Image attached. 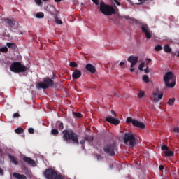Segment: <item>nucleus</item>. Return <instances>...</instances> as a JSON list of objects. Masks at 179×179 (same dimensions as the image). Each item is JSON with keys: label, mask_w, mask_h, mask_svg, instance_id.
I'll list each match as a JSON object with an SVG mask.
<instances>
[{"label": "nucleus", "mask_w": 179, "mask_h": 179, "mask_svg": "<svg viewBox=\"0 0 179 179\" xmlns=\"http://www.w3.org/2000/svg\"><path fill=\"white\" fill-rule=\"evenodd\" d=\"M63 139L66 143H73V145H79V136L72 130H64Z\"/></svg>", "instance_id": "obj_1"}, {"label": "nucleus", "mask_w": 179, "mask_h": 179, "mask_svg": "<svg viewBox=\"0 0 179 179\" xmlns=\"http://www.w3.org/2000/svg\"><path fill=\"white\" fill-rule=\"evenodd\" d=\"M10 69L11 72H14L15 73H22L26 72V71H29L30 67L22 64L20 62H15L11 64Z\"/></svg>", "instance_id": "obj_2"}, {"label": "nucleus", "mask_w": 179, "mask_h": 179, "mask_svg": "<svg viewBox=\"0 0 179 179\" xmlns=\"http://www.w3.org/2000/svg\"><path fill=\"white\" fill-rule=\"evenodd\" d=\"M54 85L55 87H57V86H58V83H54V80H52L50 78H45L43 82L38 83L36 86V89H38V90H40V89L45 90L48 89L49 87H52Z\"/></svg>", "instance_id": "obj_3"}, {"label": "nucleus", "mask_w": 179, "mask_h": 179, "mask_svg": "<svg viewBox=\"0 0 179 179\" xmlns=\"http://www.w3.org/2000/svg\"><path fill=\"white\" fill-rule=\"evenodd\" d=\"M99 10L105 15V16H111L115 15V9L112 6L106 4L104 1H101L99 6Z\"/></svg>", "instance_id": "obj_4"}, {"label": "nucleus", "mask_w": 179, "mask_h": 179, "mask_svg": "<svg viewBox=\"0 0 179 179\" xmlns=\"http://www.w3.org/2000/svg\"><path fill=\"white\" fill-rule=\"evenodd\" d=\"M166 87L171 88L176 86V75L171 71L166 72L164 76Z\"/></svg>", "instance_id": "obj_5"}, {"label": "nucleus", "mask_w": 179, "mask_h": 179, "mask_svg": "<svg viewBox=\"0 0 179 179\" xmlns=\"http://www.w3.org/2000/svg\"><path fill=\"white\" fill-rule=\"evenodd\" d=\"M124 143L127 146H131L134 148L136 143V139L135 138V135L131 132H127L124 136Z\"/></svg>", "instance_id": "obj_6"}, {"label": "nucleus", "mask_w": 179, "mask_h": 179, "mask_svg": "<svg viewBox=\"0 0 179 179\" xmlns=\"http://www.w3.org/2000/svg\"><path fill=\"white\" fill-rule=\"evenodd\" d=\"M116 150L117 145L114 143H108L103 146V152H105L108 156H114Z\"/></svg>", "instance_id": "obj_7"}, {"label": "nucleus", "mask_w": 179, "mask_h": 179, "mask_svg": "<svg viewBox=\"0 0 179 179\" xmlns=\"http://www.w3.org/2000/svg\"><path fill=\"white\" fill-rule=\"evenodd\" d=\"M141 29L143 33L145 34V38L150 40V38H152V31H150V29H149V26L146 24H141Z\"/></svg>", "instance_id": "obj_8"}, {"label": "nucleus", "mask_w": 179, "mask_h": 179, "mask_svg": "<svg viewBox=\"0 0 179 179\" xmlns=\"http://www.w3.org/2000/svg\"><path fill=\"white\" fill-rule=\"evenodd\" d=\"M93 141H94V137L85 135L83 138L80 141V145H82L83 149H85V144L86 143V141L88 142L89 145L93 146Z\"/></svg>", "instance_id": "obj_9"}, {"label": "nucleus", "mask_w": 179, "mask_h": 179, "mask_svg": "<svg viewBox=\"0 0 179 179\" xmlns=\"http://www.w3.org/2000/svg\"><path fill=\"white\" fill-rule=\"evenodd\" d=\"M105 120L107 122H110V124H113V125H119V124L120 122V120H118L117 118L112 117L111 115L106 117Z\"/></svg>", "instance_id": "obj_10"}, {"label": "nucleus", "mask_w": 179, "mask_h": 179, "mask_svg": "<svg viewBox=\"0 0 179 179\" xmlns=\"http://www.w3.org/2000/svg\"><path fill=\"white\" fill-rule=\"evenodd\" d=\"M138 57L136 56L131 55L129 57L127 61L131 63V68H134L136 64H138Z\"/></svg>", "instance_id": "obj_11"}, {"label": "nucleus", "mask_w": 179, "mask_h": 179, "mask_svg": "<svg viewBox=\"0 0 179 179\" xmlns=\"http://www.w3.org/2000/svg\"><path fill=\"white\" fill-rule=\"evenodd\" d=\"M4 22L5 23H6V24H8L10 27H13V28H15L17 24L16 20L13 18V19L6 18L4 20Z\"/></svg>", "instance_id": "obj_12"}, {"label": "nucleus", "mask_w": 179, "mask_h": 179, "mask_svg": "<svg viewBox=\"0 0 179 179\" xmlns=\"http://www.w3.org/2000/svg\"><path fill=\"white\" fill-rule=\"evenodd\" d=\"M163 99V93L159 94V90H156V92H153V100L155 103H157L159 100Z\"/></svg>", "instance_id": "obj_13"}, {"label": "nucleus", "mask_w": 179, "mask_h": 179, "mask_svg": "<svg viewBox=\"0 0 179 179\" xmlns=\"http://www.w3.org/2000/svg\"><path fill=\"white\" fill-rule=\"evenodd\" d=\"M133 126L140 128L141 129H145V128H146V125H145L143 122H139L136 120L133 122Z\"/></svg>", "instance_id": "obj_14"}, {"label": "nucleus", "mask_w": 179, "mask_h": 179, "mask_svg": "<svg viewBox=\"0 0 179 179\" xmlns=\"http://www.w3.org/2000/svg\"><path fill=\"white\" fill-rule=\"evenodd\" d=\"M82 76V71L78 69H76L72 73L73 79H79Z\"/></svg>", "instance_id": "obj_15"}, {"label": "nucleus", "mask_w": 179, "mask_h": 179, "mask_svg": "<svg viewBox=\"0 0 179 179\" xmlns=\"http://www.w3.org/2000/svg\"><path fill=\"white\" fill-rule=\"evenodd\" d=\"M22 160L25 162V163H27L28 164H30L31 166H34L36 164V161L33 160L31 158L29 157H24L22 158Z\"/></svg>", "instance_id": "obj_16"}, {"label": "nucleus", "mask_w": 179, "mask_h": 179, "mask_svg": "<svg viewBox=\"0 0 179 179\" xmlns=\"http://www.w3.org/2000/svg\"><path fill=\"white\" fill-rule=\"evenodd\" d=\"M85 68L87 71H88L89 72H91V73H94L96 72V67H94V66H93L91 64H87Z\"/></svg>", "instance_id": "obj_17"}, {"label": "nucleus", "mask_w": 179, "mask_h": 179, "mask_svg": "<svg viewBox=\"0 0 179 179\" xmlns=\"http://www.w3.org/2000/svg\"><path fill=\"white\" fill-rule=\"evenodd\" d=\"M6 46L10 48V50H13V51H16L17 50V45L14 43H6Z\"/></svg>", "instance_id": "obj_18"}, {"label": "nucleus", "mask_w": 179, "mask_h": 179, "mask_svg": "<svg viewBox=\"0 0 179 179\" xmlns=\"http://www.w3.org/2000/svg\"><path fill=\"white\" fill-rule=\"evenodd\" d=\"M13 176L17 179H27V177L24 175H22L20 173H13Z\"/></svg>", "instance_id": "obj_19"}, {"label": "nucleus", "mask_w": 179, "mask_h": 179, "mask_svg": "<svg viewBox=\"0 0 179 179\" xmlns=\"http://www.w3.org/2000/svg\"><path fill=\"white\" fill-rule=\"evenodd\" d=\"M8 157L11 162V163H13L14 164H15V166H17V164H19V162H17V159H16V157L9 155Z\"/></svg>", "instance_id": "obj_20"}, {"label": "nucleus", "mask_w": 179, "mask_h": 179, "mask_svg": "<svg viewBox=\"0 0 179 179\" xmlns=\"http://www.w3.org/2000/svg\"><path fill=\"white\" fill-rule=\"evenodd\" d=\"M124 17V19H126V20L129 21V23H134V22L138 23V20L134 17H131L129 16H126V17Z\"/></svg>", "instance_id": "obj_21"}, {"label": "nucleus", "mask_w": 179, "mask_h": 179, "mask_svg": "<svg viewBox=\"0 0 179 179\" xmlns=\"http://www.w3.org/2000/svg\"><path fill=\"white\" fill-rule=\"evenodd\" d=\"M164 52H167L168 54H170L171 52L172 49L170 48V45L166 44L164 45Z\"/></svg>", "instance_id": "obj_22"}, {"label": "nucleus", "mask_w": 179, "mask_h": 179, "mask_svg": "<svg viewBox=\"0 0 179 179\" xmlns=\"http://www.w3.org/2000/svg\"><path fill=\"white\" fill-rule=\"evenodd\" d=\"M175 101H176L175 98H170L167 102V104H169V106H174Z\"/></svg>", "instance_id": "obj_23"}, {"label": "nucleus", "mask_w": 179, "mask_h": 179, "mask_svg": "<svg viewBox=\"0 0 179 179\" xmlns=\"http://www.w3.org/2000/svg\"><path fill=\"white\" fill-rule=\"evenodd\" d=\"M15 134H23V132H24V129H23V128L18 127L15 129Z\"/></svg>", "instance_id": "obj_24"}, {"label": "nucleus", "mask_w": 179, "mask_h": 179, "mask_svg": "<svg viewBox=\"0 0 179 179\" xmlns=\"http://www.w3.org/2000/svg\"><path fill=\"white\" fill-rule=\"evenodd\" d=\"M165 155L167 156L168 157H171V156H173V155H174V153L173 152V151H170V150H166L164 151Z\"/></svg>", "instance_id": "obj_25"}, {"label": "nucleus", "mask_w": 179, "mask_h": 179, "mask_svg": "<svg viewBox=\"0 0 179 179\" xmlns=\"http://www.w3.org/2000/svg\"><path fill=\"white\" fill-rule=\"evenodd\" d=\"M136 120L132 119V117H128L126 120V122L127 124H132V125H134V121H135Z\"/></svg>", "instance_id": "obj_26"}, {"label": "nucleus", "mask_w": 179, "mask_h": 179, "mask_svg": "<svg viewBox=\"0 0 179 179\" xmlns=\"http://www.w3.org/2000/svg\"><path fill=\"white\" fill-rule=\"evenodd\" d=\"M8 47H6V46L0 48V55H1V52L6 53V52H8Z\"/></svg>", "instance_id": "obj_27"}, {"label": "nucleus", "mask_w": 179, "mask_h": 179, "mask_svg": "<svg viewBox=\"0 0 179 179\" xmlns=\"http://www.w3.org/2000/svg\"><path fill=\"white\" fill-rule=\"evenodd\" d=\"M36 17H37V19H43V17H44V13L39 12V13H36Z\"/></svg>", "instance_id": "obj_28"}, {"label": "nucleus", "mask_w": 179, "mask_h": 179, "mask_svg": "<svg viewBox=\"0 0 179 179\" xmlns=\"http://www.w3.org/2000/svg\"><path fill=\"white\" fill-rule=\"evenodd\" d=\"M51 134H52V135L57 136V135H58V134H59V131H58V130L57 129H53L51 130Z\"/></svg>", "instance_id": "obj_29"}, {"label": "nucleus", "mask_w": 179, "mask_h": 179, "mask_svg": "<svg viewBox=\"0 0 179 179\" xmlns=\"http://www.w3.org/2000/svg\"><path fill=\"white\" fill-rule=\"evenodd\" d=\"M143 82H145V83H149L150 80H149V76L144 75L143 76Z\"/></svg>", "instance_id": "obj_30"}, {"label": "nucleus", "mask_w": 179, "mask_h": 179, "mask_svg": "<svg viewBox=\"0 0 179 179\" xmlns=\"http://www.w3.org/2000/svg\"><path fill=\"white\" fill-rule=\"evenodd\" d=\"M155 51H162V50H163V46H162V45H157V46H155Z\"/></svg>", "instance_id": "obj_31"}, {"label": "nucleus", "mask_w": 179, "mask_h": 179, "mask_svg": "<svg viewBox=\"0 0 179 179\" xmlns=\"http://www.w3.org/2000/svg\"><path fill=\"white\" fill-rule=\"evenodd\" d=\"M69 65L71 68H78V64L75 62H70Z\"/></svg>", "instance_id": "obj_32"}, {"label": "nucleus", "mask_w": 179, "mask_h": 179, "mask_svg": "<svg viewBox=\"0 0 179 179\" xmlns=\"http://www.w3.org/2000/svg\"><path fill=\"white\" fill-rule=\"evenodd\" d=\"M73 114L76 118H82V115L80 113L73 112Z\"/></svg>", "instance_id": "obj_33"}, {"label": "nucleus", "mask_w": 179, "mask_h": 179, "mask_svg": "<svg viewBox=\"0 0 179 179\" xmlns=\"http://www.w3.org/2000/svg\"><path fill=\"white\" fill-rule=\"evenodd\" d=\"M143 68H145V62H142V63L138 66V69H139V71H143Z\"/></svg>", "instance_id": "obj_34"}, {"label": "nucleus", "mask_w": 179, "mask_h": 179, "mask_svg": "<svg viewBox=\"0 0 179 179\" xmlns=\"http://www.w3.org/2000/svg\"><path fill=\"white\" fill-rule=\"evenodd\" d=\"M58 129L60 131H62V129H64V123L62 122H61L58 126Z\"/></svg>", "instance_id": "obj_35"}, {"label": "nucleus", "mask_w": 179, "mask_h": 179, "mask_svg": "<svg viewBox=\"0 0 179 179\" xmlns=\"http://www.w3.org/2000/svg\"><path fill=\"white\" fill-rule=\"evenodd\" d=\"M162 150H164V152H167L169 150V147L167 145H162L161 147Z\"/></svg>", "instance_id": "obj_36"}, {"label": "nucleus", "mask_w": 179, "mask_h": 179, "mask_svg": "<svg viewBox=\"0 0 179 179\" xmlns=\"http://www.w3.org/2000/svg\"><path fill=\"white\" fill-rule=\"evenodd\" d=\"M143 96H145V92H140L138 93V97L139 99H142V97H143Z\"/></svg>", "instance_id": "obj_37"}, {"label": "nucleus", "mask_w": 179, "mask_h": 179, "mask_svg": "<svg viewBox=\"0 0 179 179\" xmlns=\"http://www.w3.org/2000/svg\"><path fill=\"white\" fill-rule=\"evenodd\" d=\"M119 66L120 68H125V62H120V64H119Z\"/></svg>", "instance_id": "obj_38"}, {"label": "nucleus", "mask_w": 179, "mask_h": 179, "mask_svg": "<svg viewBox=\"0 0 179 179\" xmlns=\"http://www.w3.org/2000/svg\"><path fill=\"white\" fill-rule=\"evenodd\" d=\"M173 132H174L175 134H178L179 133V128H178V127H174L173 129Z\"/></svg>", "instance_id": "obj_39"}, {"label": "nucleus", "mask_w": 179, "mask_h": 179, "mask_svg": "<svg viewBox=\"0 0 179 179\" xmlns=\"http://www.w3.org/2000/svg\"><path fill=\"white\" fill-rule=\"evenodd\" d=\"M149 0H138V3H137L138 5H142L145 3V2L148 1Z\"/></svg>", "instance_id": "obj_40"}, {"label": "nucleus", "mask_w": 179, "mask_h": 179, "mask_svg": "<svg viewBox=\"0 0 179 179\" xmlns=\"http://www.w3.org/2000/svg\"><path fill=\"white\" fill-rule=\"evenodd\" d=\"M35 3L36 5H39V6L43 5V1H41V0H35Z\"/></svg>", "instance_id": "obj_41"}, {"label": "nucleus", "mask_w": 179, "mask_h": 179, "mask_svg": "<svg viewBox=\"0 0 179 179\" xmlns=\"http://www.w3.org/2000/svg\"><path fill=\"white\" fill-rule=\"evenodd\" d=\"M13 118H19L20 117V115L18 113H14L13 115Z\"/></svg>", "instance_id": "obj_42"}, {"label": "nucleus", "mask_w": 179, "mask_h": 179, "mask_svg": "<svg viewBox=\"0 0 179 179\" xmlns=\"http://www.w3.org/2000/svg\"><path fill=\"white\" fill-rule=\"evenodd\" d=\"M55 22L57 24H62V21L58 18H56Z\"/></svg>", "instance_id": "obj_43"}, {"label": "nucleus", "mask_w": 179, "mask_h": 179, "mask_svg": "<svg viewBox=\"0 0 179 179\" xmlns=\"http://www.w3.org/2000/svg\"><path fill=\"white\" fill-rule=\"evenodd\" d=\"M28 132H29V134H34V129H33V128H29V129H28Z\"/></svg>", "instance_id": "obj_44"}, {"label": "nucleus", "mask_w": 179, "mask_h": 179, "mask_svg": "<svg viewBox=\"0 0 179 179\" xmlns=\"http://www.w3.org/2000/svg\"><path fill=\"white\" fill-rule=\"evenodd\" d=\"M145 73H149L150 71H149V66H147V67L144 69Z\"/></svg>", "instance_id": "obj_45"}, {"label": "nucleus", "mask_w": 179, "mask_h": 179, "mask_svg": "<svg viewBox=\"0 0 179 179\" xmlns=\"http://www.w3.org/2000/svg\"><path fill=\"white\" fill-rule=\"evenodd\" d=\"M111 115H114L115 118H117V113L114 110H111Z\"/></svg>", "instance_id": "obj_46"}, {"label": "nucleus", "mask_w": 179, "mask_h": 179, "mask_svg": "<svg viewBox=\"0 0 179 179\" xmlns=\"http://www.w3.org/2000/svg\"><path fill=\"white\" fill-rule=\"evenodd\" d=\"M95 5H99L100 3V1L99 0H92Z\"/></svg>", "instance_id": "obj_47"}, {"label": "nucleus", "mask_w": 179, "mask_h": 179, "mask_svg": "<svg viewBox=\"0 0 179 179\" xmlns=\"http://www.w3.org/2000/svg\"><path fill=\"white\" fill-rule=\"evenodd\" d=\"M113 2L116 3V5H117L118 6H120V5H121V3H120V1H118V0H113Z\"/></svg>", "instance_id": "obj_48"}, {"label": "nucleus", "mask_w": 179, "mask_h": 179, "mask_svg": "<svg viewBox=\"0 0 179 179\" xmlns=\"http://www.w3.org/2000/svg\"><path fill=\"white\" fill-rule=\"evenodd\" d=\"M159 169L160 171H163V170H164V166L160 165Z\"/></svg>", "instance_id": "obj_49"}, {"label": "nucleus", "mask_w": 179, "mask_h": 179, "mask_svg": "<svg viewBox=\"0 0 179 179\" xmlns=\"http://www.w3.org/2000/svg\"><path fill=\"white\" fill-rule=\"evenodd\" d=\"M150 62H152V59H147L146 65H149V64H150Z\"/></svg>", "instance_id": "obj_50"}, {"label": "nucleus", "mask_w": 179, "mask_h": 179, "mask_svg": "<svg viewBox=\"0 0 179 179\" xmlns=\"http://www.w3.org/2000/svg\"><path fill=\"white\" fill-rule=\"evenodd\" d=\"M134 71H135V69L134 67H131L130 72H134Z\"/></svg>", "instance_id": "obj_51"}, {"label": "nucleus", "mask_w": 179, "mask_h": 179, "mask_svg": "<svg viewBox=\"0 0 179 179\" xmlns=\"http://www.w3.org/2000/svg\"><path fill=\"white\" fill-rule=\"evenodd\" d=\"M0 174H3V170H2V169L0 168Z\"/></svg>", "instance_id": "obj_52"}, {"label": "nucleus", "mask_w": 179, "mask_h": 179, "mask_svg": "<svg viewBox=\"0 0 179 179\" xmlns=\"http://www.w3.org/2000/svg\"><path fill=\"white\" fill-rule=\"evenodd\" d=\"M62 0H55V2H61Z\"/></svg>", "instance_id": "obj_53"}, {"label": "nucleus", "mask_w": 179, "mask_h": 179, "mask_svg": "<svg viewBox=\"0 0 179 179\" xmlns=\"http://www.w3.org/2000/svg\"><path fill=\"white\" fill-rule=\"evenodd\" d=\"M177 57H179V51L178 52Z\"/></svg>", "instance_id": "obj_54"}, {"label": "nucleus", "mask_w": 179, "mask_h": 179, "mask_svg": "<svg viewBox=\"0 0 179 179\" xmlns=\"http://www.w3.org/2000/svg\"><path fill=\"white\" fill-rule=\"evenodd\" d=\"M43 1H48V0H43Z\"/></svg>", "instance_id": "obj_55"}, {"label": "nucleus", "mask_w": 179, "mask_h": 179, "mask_svg": "<svg viewBox=\"0 0 179 179\" xmlns=\"http://www.w3.org/2000/svg\"><path fill=\"white\" fill-rule=\"evenodd\" d=\"M115 96H117V94H115Z\"/></svg>", "instance_id": "obj_56"}]
</instances>
